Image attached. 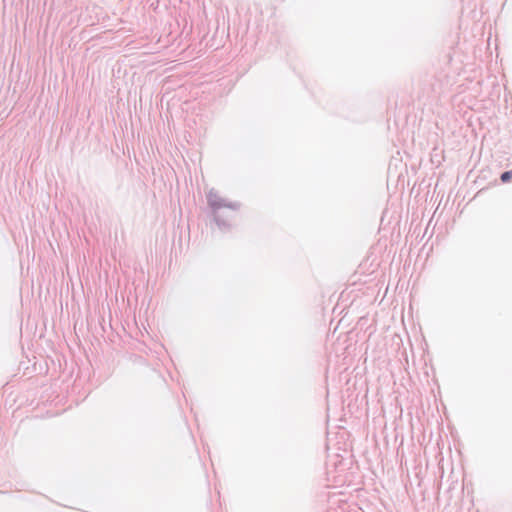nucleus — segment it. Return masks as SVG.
I'll use <instances>...</instances> for the list:
<instances>
[{
  "instance_id": "obj_1",
  "label": "nucleus",
  "mask_w": 512,
  "mask_h": 512,
  "mask_svg": "<svg viewBox=\"0 0 512 512\" xmlns=\"http://www.w3.org/2000/svg\"><path fill=\"white\" fill-rule=\"evenodd\" d=\"M500 178L502 182H508L512 178V170L502 173Z\"/></svg>"
}]
</instances>
